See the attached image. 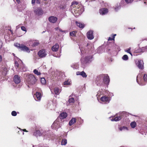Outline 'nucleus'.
Listing matches in <instances>:
<instances>
[{
    "label": "nucleus",
    "mask_w": 147,
    "mask_h": 147,
    "mask_svg": "<svg viewBox=\"0 0 147 147\" xmlns=\"http://www.w3.org/2000/svg\"><path fill=\"white\" fill-rule=\"evenodd\" d=\"M93 58L92 55H89L86 57L84 59V62L82 61V60L81 59V62L82 63L84 64L89 62H91V59Z\"/></svg>",
    "instance_id": "nucleus-5"
},
{
    "label": "nucleus",
    "mask_w": 147,
    "mask_h": 147,
    "mask_svg": "<svg viewBox=\"0 0 147 147\" xmlns=\"http://www.w3.org/2000/svg\"><path fill=\"white\" fill-rule=\"evenodd\" d=\"M59 48V45L57 43H56L52 47L51 49L53 51H57Z\"/></svg>",
    "instance_id": "nucleus-18"
},
{
    "label": "nucleus",
    "mask_w": 147,
    "mask_h": 147,
    "mask_svg": "<svg viewBox=\"0 0 147 147\" xmlns=\"http://www.w3.org/2000/svg\"><path fill=\"white\" fill-rule=\"evenodd\" d=\"M47 55V53L45 49H42L38 53V55L40 58L45 57Z\"/></svg>",
    "instance_id": "nucleus-3"
},
{
    "label": "nucleus",
    "mask_w": 147,
    "mask_h": 147,
    "mask_svg": "<svg viewBox=\"0 0 147 147\" xmlns=\"http://www.w3.org/2000/svg\"><path fill=\"white\" fill-rule=\"evenodd\" d=\"M144 63L143 61L140 60L138 61L137 63V66L140 69H142L144 68Z\"/></svg>",
    "instance_id": "nucleus-13"
},
{
    "label": "nucleus",
    "mask_w": 147,
    "mask_h": 147,
    "mask_svg": "<svg viewBox=\"0 0 147 147\" xmlns=\"http://www.w3.org/2000/svg\"><path fill=\"white\" fill-rule=\"evenodd\" d=\"M77 32L76 31H72L69 33V35L72 36H76Z\"/></svg>",
    "instance_id": "nucleus-28"
},
{
    "label": "nucleus",
    "mask_w": 147,
    "mask_h": 147,
    "mask_svg": "<svg viewBox=\"0 0 147 147\" xmlns=\"http://www.w3.org/2000/svg\"><path fill=\"white\" fill-rule=\"evenodd\" d=\"M127 129V127H126L123 126V127H121L119 128V129L120 131H122L123 129Z\"/></svg>",
    "instance_id": "nucleus-41"
},
{
    "label": "nucleus",
    "mask_w": 147,
    "mask_h": 147,
    "mask_svg": "<svg viewBox=\"0 0 147 147\" xmlns=\"http://www.w3.org/2000/svg\"><path fill=\"white\" fill-rule=\"evenodd\" d=\"M125 1L127 4H128L131 3L134 0H125Z\"/></svg>",
    "instance_id": "nucleus-37"
},
{
    "label": "nucleus",
    "mask_w": 147,
    "mask_h": 147,
    "mask_svg": "<svg viewBox=\"0 0 147 147\" xmlns=\"http://www.w3.org/2000/svg\"><path fill=\"white\" fill-rule=\"evenodd\" d=\"M108 12V10L107 8H102L99 9V12L100 14L104 15L107 14Z\"/></svg>",
    "instance_id": "nucleus-12"
},
{
    "label": "nucleus",
    "mask_w": 147,
    "mask_h": 147,
    "mask_svg": "<svg viewBox=\"0 0 147 147\" xmlns=\"http://www.w3.org/2000/svg\"><path fill=\"white\" fill-rule=\"evenodd\" d=\"M144 3L147 4V0H144Z\"/></svg>",
    "instance_id": "nucleus-53"
},
{
    "label": "nucleus",
    "mask_w": 147,
    "mask_h": 147,
    "mask_svg": "<svg viewBox=\"0 0 147 147\" xmlns=\"http://www.w3.org/2000/svg\"><path fill=\"white\" fill-rule=\"evenodd\" d=\"M76 122V119L75 118H72L69 122V125L71 126Z\"/></svg>",
    "instance_id": "nucleus-22"
},
{
    "label": "nucleus",
    "mask_w": 147,
    "mask_h": 147,
    "mask_svg": "<svg viewBox=\"0 0 147 147\" xmlns=\"http://www.w3.org/2000/svg\"><path fill=\"white\" fill-rule=\"evenodd\" d=\"M67 143V140L65 139H63L61 142V144L62 145H65Z\"/></svg>",
    "instance_id": "nucleus-30"
},
{
    "label": "nucleus",
    "mask_w": 147,
    "mask_h": 147,
    "mask_svg": "<svg viewBox=\"0 0 147 147\" xmlns=\"http://www.w3.org/2000/svg\"><path fill=\"white\" fill-rule=\"evenodd\" d=\"M143 80L144 82H147V75L145 74L143 76Z\"/></svg>",
    "instance_id": "nucleus-38"
},
{
    "label": "nucleus",
    "mask_w": 147,
    "mask_h": 147,
    "mask_svg": "<svg viewBox=\"0 0 147 147\" xmlns=\"http://www.w3.org/2000/svg\"><path fill=\"white\" fill-rule=\"evenodd\" d=\"M37 80L34 76L32 74H30L27 77L26 82L30 85L34 84L36 82Z\"/></svg>",
    "instance_id": "nucleus-1"
},
{
    "label": "nucleus",
    "mask_w": 147,
    "mask_h": 147,
    "mask_svg": "<svg viewBox=\"0 0 147 147\" xmlns=\"http://www.w3.org/2000/svg\"><path fill=\"white\" fill-rule=\"evenodd\" d=\"M129 53V54H130L131 56H132V53H131V52H130L129 53Z\"/></svg>",
    "instance_id": "nucleus-56"
},
{
    "label": "nucleus",
    "mask_w": 147,
    "mask_h": 147,
    "mask_svg": "<svg viewBox=\"0 0 147 147\" xmlns=\"http://www.w3.org/2000/svg\"><path fill=\"white\" fill-rule=\"evenodd\" d=\"M129 53V54H130L131 56H132V53H131V52H130L129 53Z\"/></svg>",
    "instance_id": "nucleus-57"
},
{
    "label": "nucleus",
    "mask_w": 147,
    "mask_h": 147,
    "mask_svg": "<svg viewBox=\"0 0 147 147\" xmlns=\"http://www.w3.org/2000/svg\"><path fill=\"white\" fill-rule=\"evenodd\" d=\"M122 59L124 60H127L128 59V57L126 55H124L122 57Z\"/></svg>",
    "instance_id": "nucleus-33"
},
{
    "label": "nucleus",
    "mask_w": 147,
    "mask_h": 147,
    "mask_svg": "<svg viewBox=\"0 0 147 147\" xmlns=\"http://www.w3.org/2000/svg\"><path fill=\"white\" fill-rule=\"evenodd\" d=\"M116 34H114L112 36V37H109L108 38V41L114 40L115 36H116Z\"/></svg>",
    "instance_id": "nucleus-34"
},
{
    "label": "nucleus",
    "mask_w": 147,
    "mask_h": 147,
    "mask_svg": "<svg viewBox=\"0 0 147 147\" xmlns=\"http://www.w3.org/2000/svg\"><path fill=\"white\" fill-rule=\"evenodd\" d=\"M15 66L16 67L18 68L19 67V64L18 62H15Z\"/></svg>",
    "instance_id": "nucleus-42"
},
{
    "label": "nucleus",
    "mask_w": 147,
    "mask_h": 147,
    "mask_svg": "<svg viewBox=\"0 0 147 147\" xmlns=\"http://www.w3.org/2000/svg\"><path fill=\"white\" fill-rule=\"evenodd\" d=\"M59 28H57V27L56 28H55V30H59Z\"/></svg>",
    "instance_id": "nucleus-55"
},
{
    "label": "nucleus",
    "mask_w": 147,
    "mask_h": 147,
    "mask_svg": "<svg viewBox=\"0 0 147 147\" xmlns=\"http://www.w3.org/2000/svg\"><path fill=\"white\" fill-rule=\"evenodd\" d=\"M41 82L42 84H46V81L45 79V78H41Z\"/></svg>",
    "instance_id": "nucleus-32"
},
{
    "label": "nucleus",
    "mask_w": 147,
    "mask_h": 147,
    "mask_svg": "<svg viewBox=\"0 0 147 147\" xmlns=\"http://www.w3.org/2000/svg\"><path fill=\"white\" fill-rule=\"evenodd\" d=\"M33 135L36 137H37L38 136H41L42 134L40 130H36L34 132Z\"/></svg>",
    "instance_id": "nucleus-17"
},
{
    "label": "nucleus",
    "mask_w": 147,
    "mask_h": 147,
    "mask_svg": "<svg viewBox=\"0 0 147 147\" xmlns=\"http://www.w3.org/2000/svg\"><path fill=\"white\" fill-rule=\"evenodd\" d=\"M34 13L38 15H40L43 13V11L41 8H36L34 10Z\"/></svg>",
    "instance_id": "nucleus-9"
},
{
    "label": "nucleus",
    "mask_w": 147,
    "mask_h": 147,
    "mask_svg": "<svg viewBox=\"0 0 147 147\" xmlns=\"http://www.w3.org/2000/svg\"><path fill=\"white\" fill-rule=\"evenodd\" d=\"M36 3L38 4H40V1L39 0H36Z\"/></svg>",
    "instance_id": "nucleus-49"
},
{
    "label": "nucleus",
    "mask_w": 147,
    "mask_h": 147,
    "mask_svg": "<svg viewBox=\"0 0 147 147\" xmlns=\"http://www.w3.org/2000/svg\"><path fill=\"white\" fill-rule=\"evenodd\" d=\"M16 1L17 3L18 4L20 3V0H16Z\"/></svg>",
    "instance_id": "nucleus-50"
},
{
    "label": "nucleus",
    "mask_w": 147,
    "mask_h": 147,
    "mask_svg": "<svg viewBox=\"0 0 147 147\" xmlns=\"http://www.w3.org/2000/svg\"><path fill=\"white\" fill-rule=\"evenodd\" d=\"M90 45V44H89L88 43L87 45H86V47H88V46L89 45Z\"/></svg>",
    "instance_id": "nucleus-58"
},
{
    "label": "nucleus",
    "mask_w": 147,
    "mask_h": 147,
    "mask_svg": "<svg viewBox=\"0 0 147 147\" xmlns=\"http://www.w3.org/2000/svg\"><path fill=\"white\" fill-rule=\"evenodd\" d=\"M81 72L80 71H77L76 72V74L77 75H81Z\"/></svg>",
    "instance_id": "nucleus-46"
},
{
    "label": "nucleus",
    "mask_w": 147,
    "mask_h": 147,
    "mask_svg": "<svg viewBox=\"0 0 147 147\" xmlns=\"http://www.w3.org/2000/svg\"><path fill=\"white\" fill-rule=\"evenodd\" d=\"M141 75L140 74H139L137 77V82L141 86H144L146 84L144 82H142V81H140V82L138 80V78L139 77L140 78V76H141L142 77V76H141Z\"/></svg>",
    "instance_id": "nucleus-20"
},
{
    "label": "nucleus",
    "mask_w": 147,
    "mask_h": 147,
    "mask_svg": "<svg viewBox=\"0 0 147 147\" xmlns=\"http://www.w3.org/2000/svg\"><path fill=\"white\" fill-rule=\"evenodd\" d=\"M130 50H131V48H129L127 50H125V51L128 53H129L130 52Z\"/></svg>",
    "instance_id": "nucleus-44"
},
{
    "label": "nucleus",
    "mask_w": 147,
    "mask_h": 147,
    "mask_svg": "<svg viewBox=\"0 0 147 147\" xmlns=\"http://www.w3.org/2000/svg\"><path fill=\"white\" fill-rule=\"evenodd\" d=\"M54 92L56 95H58L60 93V89L57 88H56L54 89Z\"/></svg>",
    "instance_id": "nucleus-24"
},
{
    "label": "nucleus",
    "mask_w": 147,
    "mask_h": 147,
    "mask_svg": "<svg viewBox=\"0 0 147 147\" xmlns=\"http://www.w3.org/2000/svg\"><path fill=\"white\" fill-rule=\"evenodd\" d=\"M2 60V57L1 55H0V62H1Z\"/></svg>",
    "instance_id": "nucleus-51"
},
{
    "label": "nucleus",
    "mask_w": 147,
    "mask_h": 147,
    "mask_svg": "<svg viewBox=\"0 0 147 147\" xmlns=\"http://www.w3.org/2000/svg\"><path fill=\"white\" fill-rule=\"evenodd\" d=\"M35 0H32V4H33L35 3Z\"/></svg>",
    "instance_id": "nucleus-48"
},
{
    "label": "nucleus",
    "mask_w": 147,
    "mask_h": 147,
    "mask_svg": "<svg viewBox=\"0 0 147 147\" xmlns=\"http://www.w3.org/2000/svg\"><path fill=\"white\" fill-rule=\"evenodd\" d=\"M67 116V114L66 112H63L61 113L59 115V117L61 119L66 118Z\"/></svg>",
    "instance_id": "nucleus-16"
},
{
    "label": "nucleus",
    "mask_w": 147,
    "mask_h": 147,
    "mask_svg": "<svg viewBox=\"0 0 147 147\" xmlns=\"http://www.w3.org/2000/svg\"><path fill=\"white\" fill-rule=\"evenodd\" d=\"M13 81L16 84H19L21 82L20 76L17 75H15L13 77Z\"/></svg>",
    "instance_id": "nucleus-10"
},
{
    "label": "nucleus",
    "mask_w": 147,
    "mask_h": 147,
    "mask_svg": "<svg viewBox=\"0 0 147 147\" xmlns=\"http://www.w3.org/2000/svg\"><path fill=\"white\" fill-rule=\"evenodd\" d=\"M3 45L2 41L0 40V49L2 47Z\"/></svg>",
    "instance_id": "nucleus-45"
},
{
    "label": "nucleus",
    "mask_w": 147,
    "mask_h": 147,
    "mask_svg": "<svg viewBox=\"0 0 147 147\" xmlns=\"http://www.w3.org/2000/svg\"><path fill=\"white\" fill-rule=\"evenodd\" d=\"M71 5L73 7L76 8V9H74V10H75V11H76V12H77L79 11V10L77 9H79V6L78 5V3L77 2L74 1L73 2L71 3Z\"/></svg>",
    "instance_id": "nucleus-11"
},
{
    "label": "nucleus",
    "mask_w": 147,
    "mask_h": 147,
    "mask_svg": "<svg viewBox=\"0 0 147 147\" xmlns=\"http://www.w3.org/2000/svg\"><path fill=\"white\" fill-rule=\"evenodd\" d=\"M22 130L24 131H25V132H27L28 131L26 130V129H22Z\"/></svg>",
    "instance_id": "nucleus-52"
},
{
    "label": "nucleus",
    "mask_w": 147,
    "mask_h": 147,
    "mask_svg": "<svg viewBox=\"0 0 147 147\" xmlns=\"http://www.w3.org/2000/svg\"><path fill=\"white\" fill-rule=\"evenodd\" d=\"M33 72L35 74L37 75H39L41 74V73L40 72L38 71V70H36V69L34 70Z\"/></svg>",
    "instance_id": "nucleus-35"
},
{
    "label": "nucleus",
    "mask_w": 147,
    "mask_h": 147,
    "mask_svg": "<svg viewBox=\"0 0 147 147\" xmlns=\"http://www.w3.org/2000/svg\"><path fill=\"white\" fill-rule=\"evenodd\" d=\"M104 75H103L102 74H100L98 76L96 79V80L95 82L97 84H99L102 82L103 77Z\"/></svg>",
    "instance_id": "nucleus-6"
},
{
    "label": "nucleus",
    "mask_w": 147,
    "mask_h": 147,
    "mask_svg": "<svg viewBox=\"0 0 147 147\" xmlns=\"http://www.w3.org/2000/svg\"><path fill=\"white\" fill-rule=\"evenodd\" d=\"M93 31L90 30L87 33V36L89 40H92L94 38L93 35Z\"/></svg>",
    "instance_id": "nucleus-7"
},
{
    "label": "nucleus",
    "mask_w": 147,
    "mask_h": 147,
    "mask_svg": "<svg viewBox=\"0 0 147 147\" xmlns=\"http://www.w3.org/2000/svg\"><path fill=\"white\" fill-rule=\"evenodd\" d=\"M81 76H82L83 78H86L87 77L86 74L84 71H82L81 72Z\"/></svg>",
    "instance_id": "nucleus-36"
},
{
    "label": "nucleus",
    "mask_w": 147,
    "mask_h": 147,
    "mask_svg": "<svg viewBox=\"0 0 147 147\" xmlns=\"http://www.w3.org/2000/svg\"><path fill=\"white\" fill-rule=\"evenodd\" d=\"M57 20V18L54 16H51L49 18V21L51 23H55Z\"/></svg>",
    "instance_id": "nucleus-14"
},
{
    "label": "nucleus",
    "mask_w": 147,
    "mask_h": 147,
    "mask_svg": "<svg viewBox=\"0 0 147 147\" xmlns=\"http://www.w3.org/2000/svg\"><path fill=\"white\" fill-rule=\"evenodd\" d=\"M130 125L131 128H134L136 126L137 124L136 122L134 121L131 122Z\"/></svg>",
    "instance_id": "nucleus-25"
},
{
    "label": "nucleus",
    "mask_w": 147,
    "mask_h": 147,
    "mask_svg": "<svg viewBox=\"0 0 147 147\" xmlns=\"http://www.w3.org/2000/svg\"><path fill=\"white\" fill-rule=\"evenodd\" d=\"M121 117L120 116L116 117L112 119V121H117L121 119Z\"/></svg>",
    "instance_id": "nucleus-27"
},
{
    "label": "nucleus",
    "mask_w": 147,
    "mask_h": 147,
    "mask_svg": "<svg viewBox=\"0 0 147 147\" xmlns=\"http://www.w3.org/2000/svg\"><path fill=\"white\" fill-rule=\"evenodd\" d=\"M103 75H104L103 77L102 82L106 84H108L110 82V79L109 76L107 74H102Z\"/></svg>",
    "instance_id": "nucleus-4"
},
{
    "label": "nucleus",
    "mask_w": 147,
    "mask_h": 147,
    "mask_svg": "<svg viewBox=\"0 0 147 147\" xmlns=\"http://www.w3.org/2000/svg\"><path fill=\"white\" fill-rule=\"evenodd\" d=\"M7 70L6 68H4L3 69L2 74L3 76H5L7 74Z\"/></svg>",
    "instance_id": "nucleus-26"
},
{
    "label": "nucleus",
    "mask_w": 147,
    "mask_h": 147,
    "mask_svg": "<svg viewBox=\"0 0 147 147\" xmlns=\"http://www.w3.org/2000/svg\"><path fill=\"white\" fill-rule=\"evenodd\" d=\"M39 44L38 41H34L32 42V44L31 45L32 47H34L38 46Z\"/></svg>",
    "instance_id": "nucleus-21"
},
{
    "label": "nucleus",
    "mask_w": 147,
    "mask_h": 147,
    "mask_svg": "<svg viewBox=\"0 0 147 147\" xmlns=\"http://www.w3.org/2000/svg\"><path fill=\"white\" fill-rule=\"evenodd\" d=\"M68 101L69 103H74V98H69Z\"/></svg>",
    "instance_id": "nucleus-31"
},
{
    "label": "nucleus",
    "mask_w": 147,
    "mask_h": 147,
    "mask_svg": "<svg viewBox=\"0 0 147 147\" xmlns=\"http://www.w3.org/2000/svg\"><path fill=\"white\" fill-rule=\"evenodd\" d=\"M35 95H36V98L35 99L36 101L40 100L41 98V95L40 93L39 92H36Z\"/></svg>",
    "instance_id": "nucleus-15"
},
{
    "label": "nucleus",
    "mask_w": 147,
    "mask_h": 147,
    "mask_svg": "<svg viewBox=\"0 0 147 147\" xmlns=\"http://www.w3.org/2000/svg\"><path fill=\"white\" fill-rule=\"evenodd\" d=\"M59 32H65V31H63L60 28H59Z\"/></svg>",
    "instance_id": "nucleus-47"
},
{
    "label": "nucleus",
    "mask_w": 147,
    "mask_h": 147,
    "mask_svg": "<svg viewBox=\"0 0 147 147\" xmlns=\"http://www.w3.org/2000/svg\"><path fill=\"white\" fill-rule=\"evenodd\" d=\"M11 114L13 116H16L17 115L16 112L15 111H12L11 112Z\"/></svg>",
    "instance_id": "nucleus-39"
},
{
    "label": "nucleus",
    "mask_w": 147,
    "mask_h": 147,
    "mask_svg": "<svg viewBox=\"0 0 147 147\" xmlns=\"http://www.w3.org/2000/svg\"><path fill=\"white\" fill-rule=\"evenodd\" d=\"M15 45L19 48L21 51H26L28 52H30L29 49L28 47L23 45H21L17 43L15 44Z\"/></svg>",
    "instance_id": "nucleus-2"
},
{
    "label": "nucleus",
    "mask_w": 147,
    "mask_h": 147,
    "mask_svg": "<svg viewBox=\"0 0 147 147\" xmlns=\"http://www.w3.org/2000/svg\"><path fill=\"white\" fill-rule=\"evenodd\" d=\"M63 84L64 85H70V83L68 81H66L64 82Z\"/></svg>",
    "instance_id": "nucleus-40"
},
{
    "label": "nucleus",
    "mask_w": 147,
    "mask_h": 147,
    "mask_svg": "<svg viewBox=\"0 0 147 147\" xmlns=\"http://www.w3.org/2000/svg\"><path fill=\"white\" fill-rule=\"evenodd\" d=\"M21 29L23 31H26V29L24 26H22L21 27Z\"/></svg>",
    "instance_id": "nucleus-43"
},
{
    "label": "nucleus",
    "mask_w": 147,
    "mask_h": 147,
    "mask_svg": "<svg viewBox=\"0 0 147 147\" xmlns=\"http://www.w3.org/2000/svg\"><path fill=\"white\" fill-rule=\"evenodd\" d=\"M146 51H147V46L143 47L141 48L140 50L138 51V52H143Z\"/></svg>",
    "instance_id": "nucleus-23"
},
{
    "label": "nucleus",
    "mask_w": 147,
    "mask_h": 147,
    "mask_svg": "<svg viewBox=\"0 0 147 147\" xmlns=\"http://www.w3.org/2000/svg\"><path fill=\"white\" fill-rule=\"evenodd\" d=\"M76 25L80 28L82 29L85 27V25L84 23L77 21L76 22Z\"/></svg>",
    "instance_id": "nucleus-19"
},
{
    "label": "nucleus",
    "mask_w": 147,
    "mask_h": 147,
    "mask_svg": "<svg viewBox=\"0 0 147 147\" xmlns=\"http://www.w3.org/2000/svg\"><path fill=\"white\" fill-rule=\"evenodd\" d=\"M100 100L101 101L105 102V103H108L109 102L110 98V97L105 96L102 97L100 98Z\"/></svg>",
    "instance_id": "nucleus-8"
},
{
    "label": "nucleus",
    "mask_w": 147,
    "mask_h": 147,
    "mask_svg": "<svg viewBox=\"0 0 147 147\" xmlns=\"http://www.w3.org/2000/svg\"><path fill=\"white\" fill-rule=\"evenodd\" d=\"M121 7L120 4H117L114 7V9L116 11H117L118 9H120Z\"/></svg>",
    "instance_id": "nucleus-29"
},
{
    "label": "nucleus",
    "mask_w": 147,
    "mask_h": 147,
    "mask_svg": "<svg viewBox=\"0 0 147 147\" xmlns=\"http://www.w3.org/2000/svg\"><path fill=\"white\" fill-rule=\"evenodd\" d=\"M8 30H9L11 32V34H13V32L11 30V29H9Z\"/></svg>",
    "instance_id": "nucleus-54"
}]
</instances>
